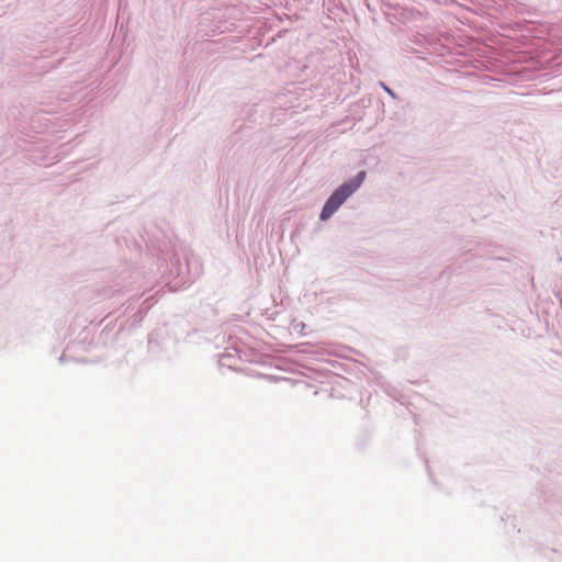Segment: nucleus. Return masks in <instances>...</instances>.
I'll return each mask as SVG.
<instances>
[{"instance_id": "nucleus-1", "label": "nucleus", "mask_w": 562, "mask_h": 562, "mask_svg": "<svg viewBox=\"0 0 562 562\" xmlns=\"http://www.w3.org/2000/svg\"><path fill=\"white\" fill-rule=\"evenodd\" d=\"M353 192L355 187L345 183L340 186L326 201L321 213V220H328Z\"/></svg>"}, {"instance_id": "nucleus-2", "label": "nucleus", "mask_w": 562, "mask_h": 562, "mask_svg": "<svg viewBox=\"0 0 562 562\" xmlns=\"http://www.w3.org/2000/svg\"><path fill=\"white\" fill-rule=\"evenodd\" d=\"M353 192L355 187L345 183L340 186L326 201L321 213V220H328Z\"/></svg>"}, {"instance_id": "nucleus-3", "label": "nucleus", "mask_w": 562, "mask_h": 562, "mask_svg": "<svg viewBox=\"0 0 562 562\" xmlns=\"http://www.w3.org/2000/svg\"><path fill=\"white\" fill-rule=\"evenodd\" d=\"M366 172L361 171L359 172L356 178L350 181L349 183H345L346 186L355 187V191L361 186L362 181L364 180Z\"/></svg>"}]
</instances>
